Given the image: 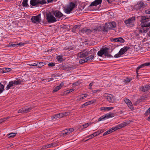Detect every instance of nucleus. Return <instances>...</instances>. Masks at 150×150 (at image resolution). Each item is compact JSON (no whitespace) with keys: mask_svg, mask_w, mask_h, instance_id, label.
<instances>
[{"mask_svg":"<svg viewBox=\"0 0 150 150\" xmlns=\"http://www.w3.org/2000/svg\"><path fill=\"white\" fill-rule=\"evenodd\" d=\"M141 26L144 28L145 27H149L150 28V23L148 22L149 21V18L147 16H141Z\"/></svg>","mask_w":150,"mask_h":150,"instance_id":"1","label":"nucleus"},{"mask_svg":"<svg viewBox=\"0 0 150 150\" xmlns=\"http://www.w3.org/2000/svg\"><path fill=\"white\" fill-rule=\"evenodd\" d=\"M146 6V4L144 3L142 1H138L137 4L135 5L134 8L137 11H140Z\"/></svg>","mask_w":150,"mask_h":150,"instance_id":"2","label":"nucleus"},{"mask_svg":"<svg viewBox=\"0 0 150 150\" xmlns=\"http://www.w3.org/2000/svg\"><path fill=\"white\" fill-rule=\"evenodd\" d=\"M46 17L48 22L49 23H54L57 21L56 18L51 13H46Z\"/></svg>","mask_w":150,"mask_h":150,"instance_id":"3","label":"nucleus"},{"mask_svg":"<svg viewBox=\"0 0 150 150\" xmlns=\"http://www.w3.org/2000/svg\"><path fill=\"white\" fill-rule=\"evenodd\" d=\"M116 23L115 22H110L108 23H106L105 25L103 31H107L108 30H110L115 28L116 26Z\"/></svg>","mask_w":150,"mask_h":150,"instance_id":"4","label":"nucleus"},{"mask_svg":"<svg viewBox=\"0 0 150 150\" xmlns=\"http://www.w3.org/2000/svg\"><path fill=\"white\" fill-rule=\"evenodd\" d=\"M46 3L45 0H31L30 4L32 6H38L39 4L43 5Z\"/></svg>","mask_w":150,"mask_h":150,"instance_id":"5","label":"nucleus"},{"mask_svg":"<svg viewBox=\"0 0 150 150\" xmlns=\"http://www.w3.org/2000/svg\"><path fill=\"white\" fill-rule=\"evenodd\" d=\"M135 20V17H134L125 20L124 22L127 26L131 27L134 26Z\"/></svg>","mask_w":150,"mask_h":150,"instance_id":"6","label":"nucleus"},{"mask_svg":"<svg viewBox=\"0 0 150 150\" xmlns=\"http://www.w3.org/2000/svg\"><path fill=\"white\" fill-rule=\"evenodd\" d=\"M93 52H94V50L93 49L91 50L89 52L86 51L85 50H83V51L78 53L77 54V56L79 57L83 58L91 54V52L92 53Z\"/></svg>","mask_w":150,"mask_h":150,"instance_id":"7","label":"nucleus"},{"mask_svg":"<svg viewBox=\"0 0 150 150\" xmlns=\"http://www.w3.org/2000/svg\"><path fill=\"white\" fill-rule=\"evenodd\" d=\"M104 97L110 103H113L115 100V96L111 94L105 93L104 95Z\"/></svg>","mask_w":150,"mask_h":150,"instance_id":"8","label":"nucleus"},{"mask_svg":"<svg viewBox=\"0 0 150 150\" xmlns=\"http://www.w3.org/2000/svg\"><path fill=\"white\" fill-rule=\"evenodd\" d=\"M129 48L130 47H129L127 46L122 48L118 53L115 54L114 57L115 58H118L120 57L121 55L124 54Z\"/></svg>","mask_w":150,"mask_h":150,"instance_id":"9","label":"nucleus"},{"mask_svg":"<svg viewBox=\"0 0 150 150\" xmlns=\"http://www.w3.org/2000/svg\"><path fill=\"white\" fill-rule=\"evenodd\" d=\"M115 115L114 113L110 112L108 114L104 115L99 118L98 121H100L102 120H104L110 117H114Z\"/></svg>","mask_w":150,"mask_h":150,"instance_id":"10","label":"nucleus"},{"mask_svg":"<svg viewBox=\"0 0 150 150\" xmlns=\"http://www.w3.org/2000/svg\"><path fill=\"white\" fill-rule=\"evenodd\" d=\"M40 16V14L33 16L31 19L32 22L34 23H38L40 22L41 21Z\"/></svg>","mask_w":150,"mask_h":150,"instance_id":"11","label":"nucleus"},{"mask_svg":"<svg viewBox=\"0 0 150 150\" xmlns=\"http://www.w3.org/2000/svg\"><path fill=\"white\" fill-rule=\"evenodd\" d=\"M52 13L55 17L59 19L64 16V15L60 11L57 10L52 11Z\"/></svg>","mask_w":150,"mask_h":150,"instance_id":"12","label":"nucleus"},{"mask_svg":"<svg viewBox=\"0 0 150 150\" xmlns=\"http://www.w3.org/2000/svg\"><path fill=\"white\" fill-rule=\"evenodd\" d=\"M102 1V0H95L91 3L89 7H90L92 6H96L98 5L101 4Z\"/></svg>","mask_w":150,"mask_h":150,"instance_id":"13","label":"nucleus"},{"mask_svg":"<svg viewBox=\"0 0 150 150\" xmlns=\"http://www.w3.org/2000/svg\"><path fill=\"white\" fill-rule=\"evenodd\" d=\"M150 65V62L144 63L139 66L136 69V71L137 74H138V71L141 68L146 66H147Z\"/></svg>","mask_w":150,"mask_h":150,"instance_id":"14","label":"nucleus"},{"mask_svg":"<svg viewBox=\"0 0 150 150\" xmlns=\"http://www.w3.org/2000/svg\"><path fill=\"white\" fill-rule=\"evenodd\" d=\"M150 89V86L148 85H146L145 86H143L140 88V90L144 92L148 91Z\"/></svg>","mask_w":150,"mask_h":150,"instance_id":"15","label":"nucleus"},{"mask_svg":"<svg viewBox=\"0 0 150 150\" xmlns=\"http://www.w3.org/2000/svg\"><path fill=\"white\" fill-rule=\"evenodd\" d=\"M81 32L82 33H85L86 34H88L92 32V30L86 28H83L81 30Z\"/></svg>","mask_w":150,"mask_h":150,"instance_id":"16","label":"nucleus"},{"mask_svg":"<svg viewBox=\"0 0 150 150\" xmlns=\"http://www.w3.org/2000/svg\"><path fill=\"white\" fill-rule=\"evenodd\" d=\"M64 84V83L63 82H62L60 84L59 86H57L53 90V92H56L59 90L62 86H63Z\"/></svg>","mask_w":150,"mask_h":150,"instance_id":"17","label":"nucleus"},{"mask_svg":"<svg viewBox=\"0 0 150 150\" xmlns=\"http://www.w3.org/2000/svg\"><path fill=\"white\" fill-rule=\"evenodd\" d=\"M128 124V123L127 122H124L123 123H122L119 125H118L116 127V128H117V129H120L122 128L123 127L126 126Z\"/></svg>","mask_w":150,"mask_h":150,"instance_id":"18","label":"nucleus"},{"mask_svg":"<svg viewBox=\"0 0 150 150\" xmlns=\"http://www.w3.org/2000/svg\"><path fill=\"white\" fill-rule=\"evenodd\" d=\"M14 85H17L22 83H23L24 81L22 79H17V80L14 81Z\"/></svg>","mask_w":150,"mask_h":150,"instance_id":"19","label":"nucleus"},{"mask_svg":"<svg viewBox=\"0 0 150 150\" xmlns=\"http://www.w3.org/2000/svg\"><path fill=\"white\" fill-rule=\"evenodd\" d=\"M108 48L107 47H105V53H104V55L107 57L111 58L113 57L108 53Z\"/></svg>","mask_w":150,"mask_h":150,"instance_id":"20","label":"nucleus"},{"mask_svg":"<svg viewBox=\"0 0 150 150\" xmlns=\"http://www.w3.org/2000/svg\"><path fill=\"white\" fill-rule=\"evenodd\" d=\"M95 52H94L91 55H90L88 57H87L86 58V61H89L90 60H92L93 59H94V57H95Z\"/></svg>","mask_w":150,"mask_h":150,"instance_id":"21","label":"nucleus"},{"mask_svg":"<svg viewBox=\"0 0 150 150\" xmlns=\"http://www.w3.org/2000/svg\"><path fill=\"white\" fill-rule=\"evenodd\" d=\"M105 53V48L103 50H101L98 52V56L102 57V55L104 54Z\"/></svg>","mask_w":150,"mask_h":150,"instance_id":"22","label":"nucleus"},{"mask_svg":"<svg viewBox=\"0 0 150 150\" xmlns=\"http://www.w3.org/2000/svg\"><path fill=\"white\" fill-rule=\"evenodd\" d=\"M64 10L65 13L67 14H69L71 13V11L73 10L67 6V8H64Z\"/></svg>","mask_w":150,"mask_h":150,"instance_id":"23","label":"nucleus"},{"mask_svg":"<svg viewBox=\"0 0 150 150\" xmlns=\"http://www.w3.org/2000/svg\"><path fill=\"white\" fill-rule=\"evenodd\" d=\"M114 108L113 107H103L100 108V110H105L107 111H109L110 110L113 109Z\"/></svg>","mask_w":150,"mask_h":150,"instance_id":"24","label":"nucleus"},{"mask_svg":"<svg viewBox=\"0 0 150 150\" xmlns=\"http://www.w3.org/2000/svg\"><path fill=\"white\" fill-rule=\"evenodd\" d=\"M138 30L140 33H145L147 32L148 30L145 28H139Z\"/></svg>","mask_w":150,"mask_h":150,"instance_id":"25","label":"nucleus"},{"mask_svg":"<svg viewBox=\"0 0 150 150\" xmlns=\"http://www.w3.org/2000/svg\"><path fill=\"white\" fill-rule=\"evenodd\" d=\"M14 85V82L13 81H11L9 82L8 85L6 87V90L9 89L12 86Z\"/></svg>","mask_w":150,"mask_h":150,"instance_id":"26","label":"nucleus"},{"mask_svg":"<svg viewBox=\"0 0 150 150\" xmlns=\"http://www.w3.org/2000/svg\"><path fill=\"white\" fill-rule=\"evenodd\" d=\"M56 145L55 144V143H52L51 144H50L46 146H45L43 147L45 149H47L49 148H51L53 146H55Z\"/></svg>","mask_w":150,"mask_h":150,"instance_id":"27","label":"nucleus"},{"mask_svg":"<svg viewBox=\"0 0 150 150\" xmlns=\"http://www.w3.org/2000/svg\"><path fill=\"white\" fill-rule=\"evenodd\" d=\"M76 6V4L72 2H71L70 3L69 5L68 6L69 8H70L72 10H73L74 8Z\"/></svg>","mask_w":150,"mask_h":150,"instance_id":"28","label":"nucleus"},{"mask_svg":"<svg viewBox=\"0 0 150 150\" xmlns=\"http://www.w3.org/2000/svg\"><path fill=\"white\" fill-rule=\"evenodd\" d=\"M117 130V128H116V127H115L112 128L108 130L107 131H108L109 134Z\"/></svg>","mask_w":150,"mask_h":150,"instance_id":"29","label":"nucleus"},{"mask_svg":"<svg viewBox=\"0 0 150 150\" xmlns=\"http://www.w3.org/2000/svg\"><path fill=\"white\" fill-rule=\"evenodd\" d=\"M28 0H23L22 2V5L24 7H27L28 6Z\"/></svg>","mask_w":150,"mask_h":150,"instance_id":"30","label":"nucleus"},{"mask_svg":"<svg viewBox=\"0 0 150 150\" xmlns=\"http://www.w3.org/2000/svg\"><path fill=\"white\" fill-rule=\"evenodd\" d=\"M93 103H94V102H93L92 101H90L87 102L85 103L83 105H82V108H83L84 106L88 105L90 104H92Z\"/></svg>","mask_w":150,"mask_h":150,"instance_id":"31","label":"nucleus"},{"mask_svg":"<svg viewBox=\"0 0 150 150\" xmlns=\"http://www.w3.org/2000/svg\"><path fill=\"white\" fill-rule=\"evenodd\" d=\"M16 133H11L8 134V137L9 138H12L15 137L16 134Z\"/></svg>","mask_w":150,"mask_h":150,"instance_id":"32","label":"nucleus"},{"mask_svg":"<svg viewBox=\"0 0 150 150\" xmlns=\"http://www.w3.org/2000/svg\"><path fill=\"white\" fill-rule=\"evenodd\" d=\"M10 118V117L8 116L6 117H4L1 118V119H0V124L2 123L3 122L6 121L7 119H9Z\"/></svg>","mask_w":150,"mask_h":150,"instance_id":"33","label":"nucleus"},{"mask_svg":"<svg viewBox=\"0 0 150 150\" xmlns=\"http://www.w3.org/2000/svg\"><path fill=\"white\" fill-rule=\"evenodd\" d=\"M4 90V86L0 83V94L2 93Z\"/></svg>","mask_w":150,"mask_h":150,"instance_id":"34","label":"nucleus"},{"mask_svg":"<svg viewBox=\"0 0 150 150\" xmlns=\"http://www.w3.org/2000/svg\"><path fill=\"white\" fill-rule=\"evenodd\" d=\"M130 103H127V106H128V107L129 108L131 109V110H132L133 109V105H132V104L131 101L130 100Z\"/></svg>","mask_w":150,"mask_h":150,"instance_id":"35","label":"nucleus"},{"mask_svg":"<svg viewBox=\"0 0 150 150\" xmlns=\"http://www.w3.org/2000/svg\"><path fill=\"white\" fill-rule=\"evenodd\" d=\"M32 109L31 108H24V113H27L29 112Z\"/></svg>","mask_w":150,"mask_h":150,"instance_id":"36","label":"nucleus"},{"mask_svg":"<svg viewBox=\"0 0 150 150\" xmlns=\"http://www.w3.org/2000/svg\"><path fill=\"white\" fill-rule=\"evenodd\" d=\"M62 133L63 135H67L68 134H69L68 132V130L67 129H66L62 131Z\"/></svg>","mask_w":150,"mask_h":150,"instance_id":"37","label":"nucleus"},{"mask_svg":"<svg viewBox=\"0 0 150 150\" xmlns=\"http://www.w3.org/2000/svg\"><path fill=\"white\" fill-rule=\"evenodd\" d=\"M86 58L81 59L79 60V62L80 64L84 63L87 62V61H86Z\"/></svg>","mask_w":150,"mask_h":150,"instance_id":"38","label":"nucleus"},{"mask_svg":"<svg viewBox=\"0 0 150 150\" xmlns=\"http://www.w3.org/2000/svg\"><path fill=\"white\" fill-rule=\"evenodd\" d=\"M132 80V79L131 78H126L124 80V81L126 83H128L130 82Z\"/></svg>","mask_w":150,"mask_h":150,"instance_id":"39","label":"nucleus"},{"mask_svg":"<svg viewBox=\"0 0 150 150\" xmlns=\"http://www.w3.org/2000/svg\"><path fill=\"white\" fill-rule=\"evenodd\" d=\"M57 59L58 61H62L63 60V58L61 56H58L57 57Z\"/></svg>","mask_w":150,"mask_h":150,"instance_id":"40","label":"nucleus"},{"mask_svg":"<svg viewBox=\"0 0 150 150\" xmlns=\"http://www.w3.org/2000/svg\"><path fill=\"white\" fill-rule=\"evenodd\" d=\"M118 42H120L121 43H123L125 42V40L122 38H118Z\"/></svg>","mask_w":150,"mask_h":150,"instance_id":"41","label":"nucleus"},{"mask_svg":"<svg viewBox=\"0 0 150 150\" xmlns=\"http://www.w3.org/2000/svg\"><path fill=\"white\" fill-rule=\"evenodd\" d=\"M93 137H93V134H92L86 137V139L87 138H88V139H86V140L85 141H88V140H89V139H91L92 138H93Z\"/></svg>","mask_w":150,"mask_h":150,"instance_id":"42","label":"nucleus"},{"mask_svg":"<svg viewBox=\"0 0 150 150\" xmlns=\"http://www.w3.org/2000/svg\"><path fill=\"white\" fill-rule=\"evenodd\" d=\"M18 113H24V108H21L18 111Z\"/></svg>","mask_w":150,"mask_h":150,"instance_id":"43","label":"nucleus"},{"mask_svg":"<svg viewBox=\"0 0 150 150\" xmlns=\"http://www.w3.org/2000/svg\"><path fill=\"white\" fill-rule=\"evenodd\" d=\"M17 45H16V44H13L12 43H9V44L7 46V47H9L12 46L13 47H15V46H17Z\"/></svg>","mask_w":150,"mask_h":150,"instance_id":"44","label":"nucleus"},{"mask_svg":"<svg viewBox=\"0 0 150 150\" xmlns=\"http://www.w3.org/2000/svg\"><path fill=\"white\" fill-rule=\"evenodd\" d=\"M59 118L58 114L55 115L53 116H52L51 117L52 120H53L54 119L57 118Z\"/></svg>","mask_w":150,"mask_h":150,"instance_id":"45","label":"nucleus"},{"mask_svg":"<svg viewBox=\"0 0 150 150\" xmlns=\"http://www.w3.org/2000/svg\"><path fill=\"white\" fill-rule=\"evenodd\" d=\"M91 124V123H87L86 124H85L84 125H83V127H84V128H86L88 126Z\"/></svg>","mask_w":150,"mask_h":150,"instance_id":"46","label":"nucleus"},{"mask_svg":"<svg viewBox=\"0 0 150 150\" xmlns=\"http://www.w3.org/2000/svg\"><path fill=\"white\" fill-rule=\"evenodd\" d=\"M124 101L125 102V103L127 104L128 103H130V100L129 99H127V98H125L124 100Z\"/></svg>","mask_w":150,"mask_h":150,"instance_id":"47","label":"nucleus"},{"mask_svg":"<svg viewBox=\"0 0 150 150\" xmlns=\"http://www.w3.org/2000/svg\"><path fill=\"white\" fill-rule=\"evenodd\" d=\"M99 131H98L97 132L93 133L92 134H93V137H94L97 136L98 135V134H99Z\"/></svg>","mask_w":150,"mask_h":150,"instance_id":"48","label":"nucleus"},{"mask_svg":"<svg viewBox=\"0 0 150 150\" xmlns=\"http://www.w3.org/2000/svg\"><path fill=\"white\" fill-rule=\"evenodd\" d=\"M11 70V69L10 68H5V69L4 70L5 72H8L10 71Z\"/></svg>","mask_w":150,"mask_h":150,"instance_id":"49","label":"nucleus"},{"mask_svg":"<svg viewBox=\"0 0 150 150\" xmlns=\"http://www.w3.org/2000/svg\"><path fill=\"white\" fill-rule=\"evenodd\" d=\"M150 113V110L149 109L146 110V111L145 112V115H148Z\"/></svg>","mask_w":150,"mask_h":150,"instance_id":"50","label":"nucleus"},{"mask_svg":"<svg viewBox=\"0 0 150 150\" xmlns=\"http://www.w3.org/2000/svg\"><path fill=\"white\" fill-rule=\"evenodd\" d=\"M68 130V132L69 133H70L71 132H73L74 131V129L72 128H71L70 129H67Z\"/></svg>","mask_w":150,"mask_h":150,"instance_id":"51","label":"nucleus"},{"mask_svg":"<svg viewBox=\"0 0 150 150\" xmlns=\"http://www.w3.org/2000/svg\"><path fill=\"white\" fill-rule=\"evenodd\" d=\"M88 95L87 94H84V95H83V96H82V97H81L80 99V100H81V99H84L85 98H86L87 96Z\"/></svg>","mask_w":150,"mask_h":150,"instance_id":"52","label":"nucleus"},{"mask_svg":"<svg viewBox=\"0 0 150 150\" xmlns=\"http://www.w3.org/2000/svg\"><path fill=\"white\" fill-rule=\"evenodd\" d=\"M33 66H36L37 67L40 68L41 67V66H39L38 64H37L36 63L33 64Z\"/></svg>","mask_w":150,"mask_h":150,"instance_id":"53","label":"nucleus"},{"mask_svg":"<svg viewBox=\"0 0 150 150\" xmlns=\"http://www.w3.org/2000/svg\"><path fill=\"white\" fill-rule=\"evenodd\" d=\"M59 118L62 117H64L63 113H61L58 114Z\"/></svg>","mask_w":150,"mask_h":150,"instance_id":"54","label":"nucleus"},{"mask_svg":"<svg viewBox=\"0 0 150 150\" xmlns=\"http://www.w3.org/2000/svg\"><path fill=\"white\" fill-rule=\"evenodd\" d=\"M145 13L147 14H150V9L146 10Z\"/></svg>","mask_w":150,"mask_h":150,"instance_id":"55","label":"nucleus"},{"mask_svg":"<svg viewBox=\"0 0 150 150\" xmlns=\"http://www.w3.org/2000/svg\"><path fill=\"white\" fill-rule=\"evenodd\" d=\"M48 65L49 66L52 67L55 66V64L54 63H49Z\"/></svg>","mask_w":150,"mask_h":150,"instance_id":"56","label":"nucleus"},{"mask_svg":"<svg viewBox=\"0 0 150 150\" xmlns=\"http://www.w3.org/2000/svg\"><path fill=\"white\" fill-rule=\"evenodd\" d=\"M64 116H67L69 114V113L68 112H65L63 113Z\"/></svg>","mask_w":150,"mask_h":150,"instance_id":"57","label":"nucleus"},{"mask_svg":"<svg viewBox=\"0 0 150 150\" xmlns=\"http://www.w3.org/2000/svg\"><path fill=\"white\" fill-rule=\"evenodd\" d=\"M74 90V88H71L70 89V90H68L67 91V93H69L73 91Z\"/></svg>","mask_w":150,"mask_h":150,"instance_id":"58","label":"nucleus"},{"mask_svg":"<svg viewBox=\"0 0 150 150\" xmlns=\"http://www.w3.org/2000/svg\"><path fill=\"white\" fill-rule=\"evenodd\" d=\"M25 44L24 43L22 42H20L18 44H16V45H18L20 46H21L22 45H24Z\"/></svg>","mask_w":150,"mask_h":150,"instance_id":"59","label":"nucleus"},{"mask_svg":"<svg viewBox=\"0 0 150 150\" xmlns=\"http://www.w3.org/2000/svg\"><path fill=\"white\" fill-rule=\"evenodd\" d=\"M109 134L108 131H107L105 132H104L103 134V136H105V135H107V134Z\"/></svg>","mask_w":150,"mask_h":150,"instance_id":"60","label":"nucleus"},{"mask_svg":"<svg viewBox=\"0 0 150 150\" xmlns=\"http://www.w3.org/2000/svg\"><path fill=\"white\" fill-rule=\"evenodd\" d=\"M104 131H105L104 129H101V130H100V131H99V130L98 131H99V134L101 133H102Z\"/></svg>","mask_w":150,"mask_h":150,"instance_id":"61","label":"nucleus"},{"mask_svg":"<svg viewBox=\"0 0 150 150\" xmlns=\"http://www.w3.org/2000/svg\"><path fill=\"white\" fill-rule=\"evenodd\" d=\"M93 84V83H90L89 86V89H91V86H92Z\"/></svg>","mask_w":150,"mask_h":150,"instance_id":"62","label":"nucleus"},{"mask_svg":"<svg viewBox=\"0 0 150 150\" xmlns=\"http://www.w3.org/2000/svg\"><path fill=\"white\" fill-rule=\"evenodd\" d=\"M115 0H107L108 3L111 4L113 1Z\"/></svg>","mask_w":150,"mask_h":150,"instance_id":"63","label":"nucleus"},{"mask_svg":"<svg viewBox=\"0 0 150 150\" xmlns=\"http://www.w3.org/2000/svg\"><path fill=\"white\" fill-rule=\"evenodd\" d=\"M114 40L115 42H118V38H114Z\"/></svg>","mask_w":150,"mask_h":150,"instance_id":"64","label":"nucleus"}]
</instances>
